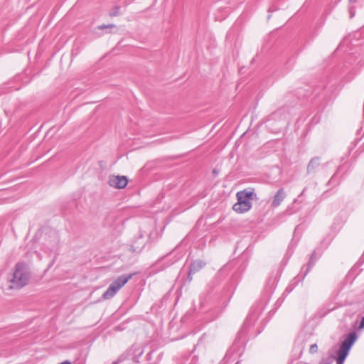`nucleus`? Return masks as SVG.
I'll list each match as a JSON object with an SVG mask.
<instances>
[{
  "instance_id": "1",
  "label": "nucleus",
  "mask_w": 364,
  "mask_h": 364,
  "mask_svg": "<svg viewBox=\"0 0 364 364\" xmlns=\"http://www.w3.org/2000/svg\"><path fill=\"white\" fill-rule=\"evenodd\" d=\"M30 279V274L26 264L18 263L16 265L14 273L8 278L9 288L20 289L26 286Z\"/></svg>"
},
{
  "instance_id": "2",
  "label": "nucleus",
  "mask_w": 364,
  "mask_h": 364,
  "mask_svg": "<svg viewBox=\"0 0 364 364\" xmlns=\"http://www.w3.org/2000/svg\"><path fill=\"white\" fill-rule=\"evenodd\" d=\"M254 196V192L252 191L244 190L239 191L237 193V202L234 204L232 209L239 213H243L248 211L251 207V200Z\"/></svg>"
},
{
  "instance_id": "3",
  "label": "nucleus",
  "mask_w": 364,
  "mask_h": 364,
  "mask_svg": "<svg viewBox=\"0 0 364 364\" xmlns=\"http://www.w3.org/2000/svg\"><path fill=\"white\" fill-rule=\"evenodd\" d=\"M357 339V336L355 332L350 333L348 336L341 343L340 348L337 353V364H343L348 353Z\"/></svg>"
},
{
  "instance_id": "4",
  "label": "nucleus",
  "mask_w": 364,
  "mask_h": 364,
  "mask_svg": "<svg viewBox=\"0 0 364 364\" xmlns=\"http://www.w3.org/2000/svg\"><path fill=\"white\" fill-rule=\"evenodd\" d=\"M132 274L121 275L115 279L103 294L105 299H109L132 278Z\"/></svg>"
},
{
  "instance_id": "5",
  "label": "nucleus",
  "mask_w": 364,
  "mask_h": 364,
  "mask_svg": "<svg viewBox=\"0 0 364 364\" xmlns=\"http://www.w3.org/2000/svg\"><path fill=\"white\" fill-rule=\"evenodd\" d=\"M128 180L125 176H112L109 178L108 183L110 186L116 188H123L127 184Z\"/></svg>"
},
{
  "instance_id": "6",
  "label": "nucleus",
  "mask_w": 364,
  "mask_h": 364,
  "mask_svg": "<svg viewBox=\"0 0 364 364\" xmlns=\"http://www.w3.org/2000/svg\"><path fill=\"white\" fill-rule=\"evenodd\" d=\"M204 265H205V263L200 260L194 261L191 264L188 275V278L189 281L192 280L191 275L193 274H195L196 272H198L200 269H201L204 267Z\"/></svg>"
},
{
  "instance_id": "7",
  "label": "nucleus",
  "mask_w": 364,
  "mask_h": 364,
  "mask_svg": "<svg viewBox=\"0 0 364 364\" xmlns=\"http://www.w3.org/2000/svg\"><path fill=\"white\" fill-rule=\"evenodd\" d=\"M286 197V193L284 188H280L277 192L272 202V205L274 207L279 206Z\"/></svg>"
},
{
  "instance_id": "8",
  "label": "nucleus",
  "mask_w": 364,
  "mask_h": 364,
  "mask_svg": "<svg viewBox=\"0 0 364 364\" xmlns=\"http://www.w3.org/2000/svg\"><path fill=\"white\" fill-rule=\"evenodd\" d=\"M319 165V159L318 158H314L312 159L308 166H307V171L308 173H311L314 171Z\"/></svg>"
},
{
  "instance_id": "9",
  "label": "nucleus",
  "mask_w": 364,
  "mask_h": 364,
  "mask_svg": "<svg viewBox=\"0 0 364 364\" xmlns=\"http://www.w3.org/2000/svg\"><path fill=\"white\" fill-rule=\"evenodd\" d=\"M115 27V25L114 24H108V25H105V24H102V25H100L97 27L98 29H105V28H114Z\"/></svg>"
},
{
  "instance_id": "10",
  "label": "nucleus",
  "mask_w": 364,
  "mask_h": 364,
  "mask_svg": "<svg viewBox=\"0 0 364 364\" xmlns=\"http://www.w3.org/2000/svg\"><path fill=\"white\" fill-rule=\"evenodd\" d=\"M318 350V346L316 343L314 344H312L311 346H310V348H309V352L311 353H316Z\"/></svg>"
},
{
  "instance_id": "11",
  "label": "nucleus",
  "mask_w": 364,
  "mask_h": 364,
  "mask_svg": "<svg viewBox=\"0 0 364 364\" xmlns=\"http://www.w3.org/2000/svg\"><path fill=\"white\" fill-rule=\"evenodd\" d=\"M119 8L115 7L111 12L110 16H114L119 14Z\"/></svg>"
},
{
  "instance_id": "12",
  "label": "nucleus",
  "mask_w": 364,
  "mask_h": 364,
  "mask_svg": "<svg viewBox=\"0 0 364 364\" xmlns=\"http://www.w3.org/2000/svg\"><path fill=\"white\" fill-rule=\"evenodd\" d=\"M364 328V317L362 318L361 322L360 323V328Z\"/></svg>"
},
{
  "instance_id": "13",
  "label": "nucleus",
  "mask_w": 364,
  "mask_h": 364,
  "mask_svg": "<svg viewBox=\"0 0 364 364\" xmlns=\"http://www.w3.org/2000/svg\"><path fill=\"white\" fill-rule=\"evenodd\" d=\"M314 253H313V254L311 255V260H310V263L311 262V261H312V259H313V257H314Z\"/></svg>"
},
{
  "instance_id": "14",
  "label": "nucleus",
  "mask_w": 364,
  "mask_h": 364,
  "mask_svg": "<svg viewBox=\"0 0 364 364\" xmlns=\"http://www.w3.org/2000/svg\"><path fill=\"white\" fill-rule=\"evenodd\" d=\"M353 13H351L350 14V17H353Z\"/></svg>"
}]
</instances>
